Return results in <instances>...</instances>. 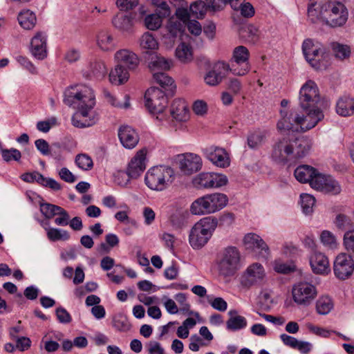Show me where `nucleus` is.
Segmentation results:
<instances>
[{
  "label": "nucleus",
  "mask_w": 354,
  "mask_h": 354,
  "mask_svg": "<svg viewBox=\"0 0 354 354\" xmlns=\"http://www.w3.org/2000/svg\"><path fill=\"white\" fill-rule=\"evenodd\" d=\"M64 102L68 106L78 109L72 117V124L79 128L87 127L95 122L91 118V111L95 104L93 90L85 85H76L66 89L64 93Z\"/></svg>",
  "instance_id": "nucleus-1"
},
{
  "label": "nucleus",
  "mask_w": 354,
  "mask_h": 354,
  "mask_svg": "<svg viewBox=\"0 0 354 354\" xmlns=\"http://www.w3.org/2000/svg\"><path fill=\"white\" fill-rule=\"evenodd\" d=\"M308 17L312 23L322 22L330 27L336 28L346 22L348 11L344 5L338 1L310 0Z\"/></svg>",
  "instance_id": "nucleus-2"
},
{
  "label": "nucleus",
  "mask_w": 354,
  "mask_h": 354,
  "mask_svg": "<svg viewBox=\"0 0 354 354\" xmlns=\"http://www.w3.org/2000/svg\"><path fill=\"white\" fill-rule=\"evenodd\" d=\"M311 145L305 137H283L275 142L271 158L279 162H287L302 158L308 154Z\"/></svg>",
  "instance_id": "nucleus-3"
},
{
  "label": "nucleus",
  "mask_w": 354,
  "mask_h": 354,
  "mask_svg": "<svg viewBox=\"0 0 354 354\" xmlns=\"http://www.w3.org/2000/svg\"><path fill=\"white\" fill-rule=\"evenodd\" d=\"M227 202L228 198L224 194H206L198 198L192 203L190 211L194 215L210 214L224 208Z\"/></svg>",
  "instance_id": "nucleus-4"
},
{
  "label": "nucleus",
  "mask_w": 354,
  "mask_h": 354,
  "mask_svg": "<svg viewBox=\"0 0 354 354\" xmlns=\"http://www.w3.org/2000/svg\"><path fill=\"white\" fill-rule=\"evenodd\" d=\"M241 267V254L239 250L234 246L224 248L217 262L219 275L224 278L232 277Z\"/></svg>",
  "instance_id": "nucleus-5"
},
{
  "label": "nucleus",
  "mask_w": 354,
  "mask_h": 354,
  "mask_svg": "<svg viewBox=\"0 0 354 354\" xmlns=\"http://www.w3.org/2000/svg\"><path fill=\"white\" fill-rule=\"evenodd\" d=\"M218 226V220L214 216L203 218L192 228L189 234V243L196 249L204 246Z\"/></svg>",
  "instance_id": "nucleus-6"
},
{
  "label": "nucleus",
  "mask_w": 354,
  "mask_h": 354,
  "mask_svg": "<svg viewBox=\"0 0 354 354\" xmlns=\"http://www.w3.org/2000/svg\"><path fill=\"white\" fill-rule=\"evenodd\" d=\"M174 180V171L169 166L160 165L151 168L145 176L146 185L155 191H162Z\"/></svg>",
  "instance_id": "nucleus-7"
},
{
  "label": "nucleus",
  "mask_w": 354,
  "mask_h": 354,
  "mask_svg": "<svg viewBox=\"0 0 354 354\" xmlns=\"http://www.w3.org/2000/svg\"><path fill=\"white\" fill-rule=\"evenodd\" d=\"M317 294L316 286L307 281L297 282L292 288L293 301L303 307L309 306L316 299Z\"/></svg>",
  "instance_id": "nucleus-8"
},
{
  "label": "nucleus",
  "mask_w": 354,
  "mask_h": 354,
  "mask_svg": "<svg viewBox=\"0 0 354 354\" xmlns=\"http://www.w3.org/2000/svg\"><path fill=\"white\" fill-rule=\"evenodd\" d=\"M145 99V106L150 113L157 115L156 118L159 119L158 115L163 113L167 104V99L164 92L158 88L151 87L146 91Z\"/></svg>",
  "instance_id": "nucleus-9"
},
{
  "label": "nucleus",
  "mask_w": 354,
  "mask_h": 354,
  "mask_svg": "<svg viewBox=\"0 0 354 354\" xmlns=\"http://www.w3.org/2000/svg\"><path fill=\"white\" fill-rule=\"evenodd\" d=\"M299 102L302 109H319L320 95L315 82L308 80L301 86Z\"/></svg>",
  "instance_id": "nucleus-10"
},
{
  "label": "nucleus",
  "mask_w": 354,
  "mask_h": 354,
  "mask_svg": "<svg viewBox=\"0 0 354 354\" xmlns=\"http://www.w3.org/2000/svg\"><path fill=\"white\" fill-rule=\"evenodd\" d=\"M302 50L306 61L312 67L317 70L322 68L320 61L324 57L326 50L322 44L310 39H306L302 44Z\"/></svg>",
  "instance_id": "nucleus-11"
},
{
  "label": "nucleus",
  "mask_w": 354,
  "mask_h": 354,
  "mask_svg": "<svg viewBox=\"0 0 354 354\" xmlns=\"http://www.w3.org/2000/svg\"><path fill=\"white\" fill-rule=\"evenodd\" d=\"M266 277V270L263 264L255 262L250 264L243 272L241 277V284L250 287L261 284Z\"/></svg>",
  "instance_id": "nucleus-12"
},
{
  "label": "nucleus",
  "mask_w": 354,
  "mask_h": 354,
  "mask_svg": "<svg viewBox=\"0 0 354 354\" xmlns=\"http://www.w3.org/2000/svg\"><path fill=\"white\" fill-rule=\"evenodd\" d=\"M354 271V261L352 256L347 253L338 254L333 264V272L337 278L345 280L349 278Z\"/></svg>",
  "instance_id": "nucleus-13"
},
{
  "label": "nucleus",
  "mask_w": 354,
  "mask_h": 354,
  "mask_svg": "<svg viewBox=\"0 0 354 354\" xmlns=\"http://www.w3.org/2000/svg\"><path fill=\"white\" fill-rule=\"evenodd\" d=\"M306 115L295 113L296 124L299 126L301 131H306L315 127L324 118V114L320 109H303Z\"/></svg>",
  "instance_id": "nucleus-14"
},
{
  "label": "nucleus",
  "mask_w": 354,
  "mask_h": 354,
  "mask_svg": "<svg viewBox=\"0 0 354 354\" xmlns=\"http://www.w3.org/2000/svg\"><path fill=\"white\" fill-rule=\"evenodd\" d=\"M177 165L185 175H191L199 171L203 165L201 158L193 153H185L177 156Z\"/></svg>",
  "instance_id": "nucleus-15"
},
{
  "label": "nucleus",
  "mask_w": 354,
  "mask_h": 354,
  "mask_svg": "<svg viewBox=\"0 0 354 354\" xmlns=\"http://www.w3.org/2000/svg\"><path fill=\"white\" fill-rule=\"evenodd\" d=\"M250 57V52L248 49L243 46H239L233 50L232 57L231 62H235L236 64H243V67L241 68H232L230 71L235 75L239 76L245 75L250 71V65L248 59Z\"/></svg>",
  "instance_id": "nucleus-16"
},
{
  "label": "nucleus",
  "mask_w": 354,
  "mask_h": 354,
  "mask_svg": "<svg viewBox=\"0 0 354 354\" xmlns=\"http://www.w3.org/2000/svg\"><path fill=\"white\" fill-rule=\"evenodd\" d=\"M230 70L229 64L224 62H218L205 75V82L209 86H216L226 77L227 72Z\"/></svg>",
  "instance_id": "nucleus-17"
},
{
  "label": "nucleus",
  "mask_w": 354,
  "mask_h": 354,
  "mask_svg": "<svg viewBox=\"0 0 354 354\" xmlns=\"http://www.w3.org/2000/svg\"><path fill=\"white\" fill-rule=\"evenodd\" d=\"M147 150L142 149L131 158L127 168V174L130 178H138L146 169Z\"/></svg>",
  "instance_id": "nucleus-18"
},
{
  "label": "nucleus",
  "mask_w": 354,
  "mask_h": 354,
  "mask_svg": "<svg viewBox=\"0 0 354 354\" xmlns=\"http://www.w3.org/2000/svg\"><path fill=\"white\" fill-rule=\"evenodd\" d=\"M203 152L205 157L217 167L225 168L230 165L229 155L223 148L211 146L205 149Z\"/></svg>",
  "instance_id": "nucleus-19"
},
{
  "label": "nucleus",
  "mask_w": 354,
  "mask_h": 354,
  "mask_svg": "<svg viewBox=\"0 0 354 354\" xmlns=\"http://www.w3.org/2000/svg\"><path fill=\"white\" fill-rule=\"evenodd\" d=\"M115 59L118 65H122L129 71H133L137 68L139 64L138 56L132 51L128 49H121L115 53Z\"/></svg>",
  "instance_id": "nucleus-20"
},
{
  "label": "nucleus",
  "mask_w": 354,
  "mask_h": 354,
  "mask_svg": "<svg viewBox=\"0 0 354 354\" xmlns=\"http://www.w3.org/2000/svg\"><path fill=\"white\" fill-rule=\"evenodd\" d=\"M118 137L122 146L129 149H133L139 142L138 133L127 125L118 129Z\"/></svg>",
  "instance_id": "nucleus-21"
},
{
  "label": "nucleus",
  "mask_w": 354,
  "mask_h": 354,
  "mask_svg": "<svg viewBox=\"0 0 354 354\" xmlns=\"http://www.w3.org/2000/svg\"><path fill=\"white\" fill-rule=\"evenodd\" d=\"M31 53L38 59H44L47 56L46 37L42 32H37L31 40Z\"/></svg>",
  "instance_id": "nucleus-22"
},
{
  "label": "nucleus",
  "mask_w": 354,
  "mask_h": 354,
  "mask_svg": "<svg viewBox=\"0 0 354 354\" xmlns=\"http://www.w3.org/2000/svg\"><path fill=\"white\" fill-rule=\"evenodd\" d=\"M310 264L314 273L327 274L330 271L328 258L321 252H314L310 259Z\"/></svg>",
  "instance_id": "nucleus-23"
},
{
  "label": "nucleus",
  "mask_w": 354,
  "mask_h": 354,
  "mask_svg": "<svg viewBox=\"0 0 354 354\" xmlns=\"http://www.w3.org/2000/svg\"><path fill=\"white\" fill-rule=\"evenodd\" d=\"M106 73V68L103 62L94 60L88 63L87 67L82 71L83 76L87 79H100Z\"/></svg>",
  "instance_id": "nucleus-24"
},
{
  "label": "nucleus",
  "mask_w": 354,
  "mask_h": 354,
  "mask_svg": "<svg viewBox=\"0 0 354 354\" xmlns=\"http://www.w3.org/2000/svg\"><path fill=\"white\" fill-rule=\"evenodd\" d=\"M113 26L122 32H131L133 26L131 15L118 12L112 19Z\"/></svg>",
  "instance_id": "nucleus-25"
},
{
  "label": "nucleus",
  "mask_w": 354,
  "mask_h": 354,
  "mask_svg": "<svg viewBox=\"0 0 354 354\" xmlns=\"http://www.w3.org/2000/svg\"><path fill=\"white\" fill-rule=\"evenodd\" d=\"M264 241L255 233H248L243 239L245 250L249 252H258L263 248Z\"/></svg>",
  "instance_id": "nucleus-26"
},
{
  "label": "nucleus",
  "mask_w": 354,
  "mask_h": 354,
  "mask_svg": "<svg viewBox=\"0 0 354 354\" xmlns=\"http://www.w3.org/2000/svg\"><path fill=\"white\" fill-rule=\"evenodd\" d=\"M171 115L179 122L186 121L188 118V109L185 102L183 100H175L171 106Z\"/></svg>",
  "instance_id": "nucleus-27"
},
{
  "label": "nucleus",
  "mask_w": 354,
  "mask_h": 354,
  "mask_svg": "<svg viewBox=\"0 0 354 354\" xmlns=\"http://www.w3.org/2000/svg\"><path fill=\"white\" fill-rule=\"evenodd\" d=\"M336 112L342 116L354 114V98L349 96L340 97L336 104Z\"/></svg>",
  "instance_id": "nucleus-28"
},
{
  "label": "nucleus",
  "mask_w": 354,
  "mask_h": 354,
  "mask_svg": "<svg viewBox=\"0 0 354 354\" xmlns=\"http://www.w3.org/2000/svg\"><path fill=\"white\" fill-rule=\"evenodd\" d=\"M172 66L171 59H167L160 55L153 53L149 62V68L153 73L158 70H169Z\"/></svg>",
  "instance_id": "nucleus-29"
},
{
  "label": "nucleus",
  "mask_w": 354,
  "mask_h": 354,
  "mask_svg": "<svg viewBox=\"0 0 354 354\" xmlns=\"http://www.w3.org/2000/svg\"><path fill=\"white\" fill-rule=\"evenodd\" d=\"M129 70L122 67V65H116L109 73L110 82L115 85H120L126 82L129 78Z\"/></svg>",
  "instance_id": "nucleus-30"
},
{
  "label": "nucleus",
  "mask_w": 354,
  "mask_h": 354,
  "mask_svg": "<svg viewBox=\"0 0 354 354\" xmlns=\"http://www.w3.org/2000/svg\"><path fill=\"white\" fill-rule=\"evenodd\" d=\"M316 171L317 170L313 167L304 165L297 167L294 175L298 181L301 183L309 182L310 183L315 174H316Z\"/></svg>",
  "instance_id": "nucleus-31"
},
{
  "label": "nucleus",
  "mask_w": 354,
  "mask_h": 354,
  "mask_svg": "<svg viewBox=\"0 0 354 354\" xmlns=\"http://www.w3.org/2000/svg\"><path fill=\"white\" fill-rule=\"evenodd\" d=\"M230 317L226 322L227 328L230 330H238L247 326V321L244 317L237 315L235 310H230L228 313Z\"/></svg>",
  "instance_id": "nucleus-32"
},
{
  "label": "nucleus",
  "mask_w": 354,
  "mask_h": 354,
  "mask_svg": "<svg viewBox=\"0 0 354 354\" xmlns=\"http://www.w3.org/2000/svg\"><path fill=\"white\" fill-rule=\"evenodd\" d=\"M20 26L26 30L32 29L36 24L35 14L30 10H24L21 11L17 17Z\"/></svg>",
  "instance_id": "nucleus-33"
},
{
  "label": "nucleus",
  "mask_w": 354,
  "mask_h": 354,
  "mask_svg": "<svg viewBox=\"0 0 354 354\" xmlns=\"http://www.w3.org/2000/svg\"><path fill=\"white\" fill-rule=\"evenodd\" d=\"M154 80L163 88L172 95L176 86L174 84V80L171 77L164 73H153Z\"/></svg>",
  "instance_id": "nucleus-34"
},
{
  "label": "nucleus",
  "mask_w": 354,
  "mask_h": 354,
  "mask_svg": "<svg viewBox=\"0 0 354 354\" xmlns=\"http://www.w3.org/2000/svg\"><path fill=\"white\" fill-rule=\"evenodd\" d=\"M185 28V23H183V21H181L180 20L175 19L174 17H171L169 19L167 25L168 35H169L170 37L172 38H176L178 35H180L181 32L184 30Z\"/></svg>",
  "instance_id": "nucleus-35"
},
{
  "label": "nucleus",
  "mask_w": 354,
  "mask_h": 354,
  "mask_svg": "<svg viewBox=\"0 0 354 354\" xmlns=\"http://www.w3.org/2000/svg\"><path fill=\"white\" fill-rule=\"evenodd\" d=\"M97 45L104 51L111 50L114 48L113 36L107 31H101L97 35Z\"/></svg>",
  "instance_id": "nucleus-36"
},
{
  "label": "nucleus",
  "mask_w": 354,
  "mask_h": 354,
  "mask_svg": "<svg viewBox=\"0 0 354 354\" xmlns=\"http://www.w3.org/2000/svg\"><path fill=\"white\" fill-rule=\"evenodd\" d=\"M165 17L162 16L159 11L156 10V13L150 14L145 18V26L146 28L151 30H156L160 28L162 23V18Z\"/></svg>",
  "instance_id": "nucleus-37"
},
{
  "label": "nucleus",
  "mask_w": 354,
  "mask_h": 354,
  "mask_svg": "<svg viewBox=\"0 0 354 354\" xmlns=\"http://www.w3.org/2000/svg\"><path fill=\"white\" fill-rule=\"evenodd\" d=\"M212 173H201L193 180L194 185L197 188H212Z\"/></svg>",
  "instance_id": "nucleus-38"
},
{
  "label": "nucleus",
  "mask_w": 354,
  "mask_h": 354,
  "mask_svg": "<svg viewBox=\"0 0 354 354\" xmlns=\"http://www.w3.org/2000/svg\"><path fill=\"white\" fill-rule=\"evenodd\" d=\"M45 230L48 239L51 241H66L70 238L68 232L66 230L54 227H45Z\"/></svg>",
  "instance_id": "nucleus-39"
},
{
  "label": "nucleus",
  "mask_w": 354,
  "mask_h": 354,
  "mask_svg": "<svg viewBox=\"0 0 354 354\" xmlns=\"http://www.w3.org/2000/svg\"><path fill=\"white\" fill-rule=\"evenodd\" d=\"M333 308V304L330 297L323 296L316 302V310L319 315H327Z\"/></svg>",
  "instance_id": "nucleus-40"
},
{
  "label": "nucleus",
  "mask_w": 354,
  "mask_h": 354,
  "mask_svg": "<svg viewBox=\"0 0 354 354\" xmlns=\"http://www.w3.org/2000/svg\"><path fill=\"white\" fill-rule=\"evenodd\" d=\"M140 46L142 49L155 50L158 48V43L151 33L146 32L140 39Z\"/></svg>",
  "instance_id": "nucleus-41"
},
{
  "label": "nucleus",
  "mask_w": 354,
  "mask_h": 354,
  "mask_svg": "<svg viewBox=\"0 0 354 354\" xmlns=\"http://www.w3.org/2000/svg\"><path fill=\"white\" fill-rule=\"evenodd\" d=\"M330 46L335 57L344 59L350 57L351 50L348 46L337 42H333Z\"/></svg>",
  "instance_id": "nucleus-42"
},
{
  "label": "nucleus",
  "mask_w": 354,
  "mask_h": 354,
  "mask_svg": "<svg viewBox=\"0 0 354 354\" xmlns=\"http://www.w3.org/2000/svg\"><path fill=\"white\" fill-rule=\"evenodd\" d=\"M176 56L182 62H187L192 59L191 48L183 42L176 49Z\"/></svg>",
  "instance_id": "nucleus-43"
},
{
  "label": "nucleus",
  "mask_w": 354,
  "mask_h": 354,
  "mask_svg": "<svg viewBox=\"0 0 354 354\" xmlns=\"http://www.w3.org/2000/svg\"><path fill=\"white\" fill-rule=\"evenodd\" d=\"M301 207L305 214H310L313 212V207L315 204V198L310 194H302L300 196Z\"/></svg>",
  "instance_id": "nucleus-44"
},
{
  "label": "nucleus",
  "mask_w": 354,
  "mask_h": 354,
  "mask_svg": "<svg viewBox=\"0 0 354 354\" xmlns=\"http://www.w3.org/2000/svg\"><path fill=\"white\" fill-rule=\"evenodd\" d=\"M321 192L331 194H337L341 192V187L338 182L330 176H328L326 184L323 186Z\"/></svg>",
  "instance_id": "nucleus-45"
},
{
  "label": "nucleus",
  "mask_w": 354,
  "mask_h": 354,
  "mask_svg": "<svg viewBox=\"0 0 354 354\" xmlns=\"http://www.w3.org/2000/svg\"><path fill=\"white\" fill-rule=\"evenodd\" d=\"M295 118V113H291L289 115L283 116L277 123V129L280 131L282 130H291L292 131H297V128L295 127L294 123L290 122V119L296 124V121L293 119Z\"/></svg>",
  "instance_id": "nucleus-46"
},
{
  "label": "nucleus",
  "mask_w": 354,
  "mask_h": 354,
  "mask_svg": "<svg viewBox=\"0 0 354 354\" xmlns=\"http://www.w3.org/2000/svg\"><path fill=\"white\" fill-rule=\"evenodd\" d=\"M320 240L323 245L329 249H335L337 246V239L330 231L324 230L321 233Z\"/></svg>",
  "instance_id": "nucleus-47"
},
{
  "label": "nucleus",
  "mask_w": 354,
  "mask_h": 354,
  "mask_svg": "<svg viewBox=\"0 0 354 354\" xmlns=\"http://www.w3.org/2000/svg\"><path fill=\"white\" fill-rule=\"evenodd\" d=\"M104 96L105 100L108 103H109L111 105L119 107V108H124L127 109L130 106V103L129 102V97L127 95H125L124 97L126 100L124 104H122L118 102V99L115 97V95L111 94L109 91L104 90L103 91Z\"/></svg>",
  "instance_id": "nucleus-48"
},
{
  "label": "nucleus",
  "mask_w": 354,
  "mask_h": 354,
  "mask_svg": "<svg viewBox=\"0 0 354 354\" xmlns=\"http://www.w3.org/2000/svg\"><path fill=\"white\" fill-rule=\"evenodd\" d=\"M60 207L48 203H40V211L45 218L50 219L57 215Z\"/></svg>",
  "instance_id": "nucleus-49"
},
{
  "label": "nucleus",
  "mask_w": 354,
  "mask_h": 354,
  "mask_svg": "<svg viewBox=\"0 0 354 354\" xmlns=\"http://www.w3.org/2000/svg\"><path fill=\"white\" fill-rule=\"evenodd\" d=\"M75 162L80 169L86 171L91 169L93 166L92 159L85 153L77 155Z\"/></svg>",
  "instance_id": "nucleus-50"
},
{
  "label": "nucleus",
  "mask_w": 354,
  "mask_h": 354,
  "mask_svg": "<svg viewBox=\"0 0 354 354\" xmlns=\"http://www.w3.org/2000/svg\"><path fill=\"white\" fill-rule=\"evenodd\" d=\"M2 158L4 161L10 162L11 160L19 161L21 158V152L15 148H11L10 149H0Z\"/></svg>",
  "instance_id": "nucleus-51"
},
{
  "label": "nucleus",
  "mask_w": 354,
  "mask_h": 354,
  "mask_svg": "<svg viewBox=\"0 0 354 354\" xmlns=\"http://www.w3.org/2000/svg\"><path fill=\"white\" fill-rule=\"evenodd\" d=\"M205 6L203 1H196L190 5L189 10L196 18H203L205 13Z\"/></svg>",
  "instance_id": "nucleus-52"
},
{
  "label": "nucleus",
  "mask_w": 354,
  "mask_h": 354,
  "mask_svg": "<svg viewBox=\"0 0 354 354\" xmlns=\"http://www.w3.org/2000/svg\"><path fill=\"white\" fill-rule=\"evenodd\" d=\"M44 176L39 173L38 171H34L32 173H25L23 174L21 176V178L22 180L27 182V183H34L37 182L39 185H41V184L44 182Z\"/></svg>",
  "instance_id": "nucleus-53"
},
{
  "label": "nucleus",
  "mask_w": 354,
  "mask_h": 354,
  "mask_svg": "<svg viewBox=\"0 0 354 354\" xmlns=\"http://www.w3.org/2000/svg\"><path fill=\"white\" fill-rule=\"evenodd\" d=\"M343 243L346 250L354 256V230L348 231L344 234Z\"/></svg>",
  "instance_id": "nucleus-54"
},
{
  "label": "nucleus",
  "mask_w": 354,
  "mask_h": 354,
  "mask_svg": "<svg viewBox=\"0 0 354 354\" xmlns=\"http://www.w3.org/2000/svg\"><path fill=\"white\" fill-rule=\"evenodd\" d=\"M274 270L279 273L289 274L296 270V266L293 263L287 264L275 261Z\"/></svg>",
  "instance_id": "nucleus-55"
},
{
  "label": "nucleus",
  "mask_w": 354,
  "mask_h": 354,
  "mask_svg": "<svg viewBox=\"0 0 354 354\" xmlns=\"http://www.w3.org/2000/svg\"><path fill=\"white\" fill-rule=\"evenodd\" d=\"M113 326L118 331L126 332L128 331L131 325L127 319L123 317L114 318L113 320Z\"/></svg>",
  "instance_id": "nucleus-56"
},
{
  "label": "nucleus",
  "mask_w": 354,
  "mask_h": 354,
  "mask_svg": "<svg viewBox=\"0 0 354 354\" xmlns=\"http://www.w3.org/2000/svg\"><path fill=\"white\" fill-rule=\"evenodd\" d=\"M328 176H326L322 174H319L316 171V174H315L313 180L310 181V186L313 189L321 191L323 189V186L326 184V178Z\"/></svg>",
  "instance_id": "nucleus-57"
},
{
  "label": "nucleus",
  "mask_w": 354,
  "mask_h": 354,
  "mask_svg": "<svg viewBox=\"0 0 354 354\" xmlns=\"http://www.w3.org/2000/svg\"><path fill=\"white\" fill-rule=\"evenodd\" d=\"M335 225L340 230H346L351 226V220L344 214H338L335 218Z\"/></svg>",
  "instance_id": "nucleus-58"
},
{
  "label": "nucleus",
  "mask_w": 354,
  "mask_h": 354,
  "mask_svg": "<svg viewBox=\"0 0 354 354\" xmlns=\"http://www.w3.org/2000/svg\"><path fill=\"white\" fill-rule=\"evenodd\" d=\"M16 59L22 67L28 70L30 73H37L36 67L27 57L23 56H18L17 57Z\"/></svg>",
  "instance_id": "nucleus-59"
},
{
  "label": "nucleus",
  "mask_w": 354,
  "mask_h": 354,
  "mask_svg": "<svg viewBox=\"0 0 354 354\" xmlns=\"http://www.w3.org/2000/svg\"><path fill=\"white\" fill-rule=\"evenodd\" d=\"M57 215H59V217L55 219V223L56 225L66 226L68 224L70 216L64 209L60 207V210H58Z\"/></svg>",
  "instance_id": "nucleus-60"
},
{
  "label": "nucleus",
  "mask_w": 354,
  "mask_h": 354,
  "mask_svg": "<svg viewBox=\"0 0 354 354\" xmlns=\"http://www.w3.org/2000/svg\"><path fill=\"white\" fill-rule=\"evenodd\" d=\"M152 3L157 6V11L163 17H168L170 15L169 7L165 0H151Z\"/></svg>",
  "instance_id": "nucleus-61"
},
{
  "label": "nucleus",
  "mask_w": 354,
  "mask_h": 354,
  "mask_svg": "<svg viewBox=\"0 0 354 354\" xmlns=\"http://www.w3.org/2000/svg\"><path fill=\"white\" fill-rule=\"evenodd\" d=\"M207 6L213 11L222 10L229 3V0H206Z\"/></svg>",
  "instance_id": "nucleus-62"
},
{
  "label": "nucleus",
  "mask_w": 354,
  "mask_h": 354,
  "mask_svg": "<svg viewBox=\"0 0 354 354\" xmlns=\"http://www.w3.org/2000/svg\"><path fill=\"white\" fill-rule=\"evenodd\" d=\"M263 139V136L261 132L255 131L252 133L248 138V146L254 149L257 147L259 144L261 143Z\"/></svg>",
  "instance_id": "nucleus-63"
},
{
  "label": "nucleus",
  "mask_w": 354,
  "mask_h": 354,
  "mask_svg": "<svg viewBox=\"0 0 354 354\" xmlns=\"http://www.w3.org/2000/svg\"><path fill=\"white\" fill-rule=\"evenodd\" d=\"M56 316L60 323L68 324L71 322V316L68 312L63 307H59L56 309Z\"/></svg>",
  "instance_id": "nucleus-64"
}]
</instances>
